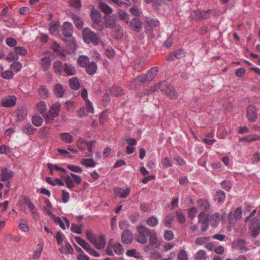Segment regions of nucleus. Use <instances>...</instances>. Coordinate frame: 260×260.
I'll return each mask as SVG.
<instances>
[{
	"mask_svg": "<svg viewBox=\"0 0 260 260\" xmlns=\"http://www.w3.org/2000/svg\"><path fill=\"white\" fill-rule=\"evenodd\" d=\"M257 215L258 218H251L248 221L245 220V222L248 223L250 235L254 238L260 233V210L258 211Z\"/></svg>",
	"mask_w": 260,
	"mask_h": 260,
	"instance_id": "obj_1",
	"label": "nucleus"
},
{
	"mask_svg": "<svg viewBox=\"0 0 260 260\" xmlns=\"http://www.w3.org/2000/svg\"><path fill=\"white\" fill-rule=\"evenodd\" d=\"M82 37L83 40L86 43H92L94 45H97L100 43V39L97 34L88 27L83 29Z\"/></svg>",
	"mask_w": 260,
	"mask_h": 260,
	"instance_id": "obj_2",
	"label": "nucleus"
},
{
	"mask_svg": "<svg viewBox=\"0 0 260 260\" xmlns=\"http://www.w3.org/2000/svg\"><path fill=\"white\" fill-rule=\"evenodd\" d=\"M90 17L92 22V27L98 30H102L104 26L102 21V17L100 13L96 10H93L91 12Z\"/></svg>",
	"mask_w": 260,
	"mask_h": 260,
	"instance_id": "obj_3",
	"label": "nucleus"
},
{
	"mask_svg": "<svg viewBox=\"0 0 260 260\" xmlns=\"http://www.w3.org/2000/svg\"><path fill=\"white\" fill-rule=\"evenodd\" d=\"M138 235L136 240L141 244H145L148 240V236L150 234V231L144 226L140 225L137 228Z\"/></svg>",
	"mask_w": 260,
	"mask_h": 260,
	"instance_id": "obj_4",
	"label": "nucleus"
},
{
	"mask_svg": "<svg viewBox=\"0 0 260 260\" xmlns=\"http://www.w3.org/2000/svg\"><path fill=\"white\" fill-rule=\"evenodd\" d=\"M63 180L66 183V186L70 189L75 187V184H79L82 181V178L80 176L77 175L73 173H70V175H67L63 177Z\"/></svg>",
	"mask_w": 260,
	"mask_h": 260,
	"instance_id": "obj_5",
	"label": "nucleus"
},
{
	"mask_svg": "<svg viewBox=\"0 0 260 260\" xmlns=\"http://www.w3.org/2000/svg\"><path fill=\"white\" fill-rule=\"evenodd\" d=\"M61 105L59 103L53 104L50 107L49 110V114L45 113L43 115L47 122L51 123L54 118L57 117L59 113Z\"/></svg>",
	"mask_w": 260,
	"mask_h": 260,
	"instance_id": "obj_6",
	"label": "nucleus"
},
{
	"mask_svg": "<svg viewBox=\"0 0 260 260\" xmlns=\"http://www.w3.org/2000/svg\"><path fill=\"white\" fill-rule=\"evenodd\" d=\"M161 91L172 100H175L178 98V94L175 88L166 82H164V85L161 87Z\"/></svg>",
	"mask_w": 260,
	"mask_h": 260,
	"instance_id": "obj_7",
	"label": "nucleus"
},
{
	"mask_svg": "<svg viewBox=\"0 0 260 260\" xmlns=\"http://www.w3.org/2000/svg\"><path fill=\"white\" fill-rule=\"evenodd\" d=\"M233 248L237 249L240 253H244L248 250L246 247V242L245 240L238 239L234 240L232 244Z\"/></svg>",
	"mask_w": 260,
	"mask_h": 260,
	"instance_id": "obj_8",
	"label": "nucleus"
},
{
	"mask_svg": "<svg viewBox=\"0 0 260 260\" xmlns=\"http://www.w3.org/2000/svg\"><path fill=\"white\" fill-rule=\"evenodd\" d=\"M246 116L250 122H254L257 118V111L255 106L250 105L246 108Z\"/></svg>",
	"mask_w": 260,
	"mask_h": 260,
	"instance_id": "obj_9",
	"label": "nucleus"
},
{
	"mask_svg": "<svg viewBox=\"0 0 260 260\" xmlns=\"http://www.w3.org/2000/svg\"><path fill=\"white\" fill-rule=\"evenodd\" d=\"M16 98L14 95L4 98L1 101V105L4 107H12L16 103Z\"/></svg>",
	"mask_w": 260,
	"mask_h": 260,
	"instance_id": "obj_10",
	"label": "nucleus"
},
{
	"mask_svg": "<svg viewBox=\"0 0 260 260\" xmlns=\"http://www.w3.org/2000/svg\"><path fill=\"white\" fill-rule=\"evenodd\" d=\"M209 15L208 11L199 10L193 11L190 14L191 17L197 20L207 18Z\"/></svg>",
	"mask_w": 260,
	"mask_h": 260,
	"instance_id": "obj_11",
	"label": "nucleus"
},
{
	"mask_svg": "<svg viewBox=\"0 0 260 260\" xmlns=\"http://www.w3.org/2000/svg\"><path fill=\"white\" fill-rule=\"evenodd\" d=\"M95 247L99 249H103L106 244V240L103 235L95 237L91 242Z\"/></svg>",
	"mask_w": 260,
	"mask_h": 260,
	"instance_id": "obj_12",
	"label": "nucleus"
},
{
	"mask_svg": "<svg viewBox=\"0 0 260 260\" xmlns=\"http://www.w3.org/2000/svg\"><path fill=\"white\" fill-rule=\"evenodd\" d=\"M51 219L63 230L66 229L65 223L67 224V228L69 227L70 221L66 217H63V221L59 217L56 216L55 215H51Z\"/></svg>",
	"mask_w": 260,
	"mask_h": 260,
	"instance_id": "obj_13",
	"label": "nucleus"
},
{
	"mask_svg": "<svg viewBox=\"0 0 260 260\" xmlns=\"http://www.w3.org/2000/svg\"><path fill=\"white\" fill-rule=\"evenodd\" d=\"M185 52L182 49H179L176 51L171 53L167 57L168 61L174 60L175 58L180 59L185 56Z\"/></svg>",
	"mask_w": 260,
	"mask_h": 260,
	"instance_id": "obj_14",
	"label": "nucleus"
},
{
	"mask_svg": "<svg viewBox=\"0 0 260 260\" xmlns=\"http://www.w3.org/2000/svg\"><path fill=\"white\" fill-rule=\"evenodd\" d=\"M113 191L116 196L123 199L129 196L131 192V188L127 187L126 189H123L121 187H117L114 189Z\"/></svg>",
	"mask_w": 260,
	"mask_h": 260,
	"instance_id": "obj_15",
	"label": "nucleus"
},
{
	"mask_svg": "<svg viewBox=\"0 0 260 260\" xmlns=\"http://www.w3.org/2000/svg\"><path fill=\"white\" fill-rule=\"evenodd\" d=\"M14 172L9 170L8 168L5 167L2 169L1 179L3 182L8 181L14 176Z\"/></svg>",
	"mask_w": 260,
	"mask_h": 260,
	"instance_id": "obj_16",
	"label": "nucleus"
},
{
	"mask_svg": "<svg viewBox=\"0 0 260 260\" xmlns=\"http://www.w3.org/2000/svg\"><path fill=\"white\" fill-rule=\"evenodd\" d=\"M134 239V236L131 231L123 232L121 234V241L126 244H131Z\"/></svg>",
	"mask_w": 260,
	"mask_h": 260,
	"instance_id": "obj_17",
	"label": "nucleus"
},
{
	"mask_svg": "<svg viewBox=\"0 0 260 260\" xmlns=\"http://www.w3.org/2000/svg\"><path fill=\"white\" fill-rule=\"evenodd\" d=\"M242 217V209L241 207L237 208L234 212H230L228 218L231 222H233V220H236Z\"/></svg>",
	"mask_w": 260,
	"mask_h": 260,
	"instance_id": "obj_18",
	"label": "nucleus"
},
{
	"mask_svg": "<svg viewBox=\"0 0 260 260\" xmlns=\"http://www.w3.org/2000/svg\"><path fill=\"white\" fill-rule=\"evenodd\" d=\"M116 18L114 16H107L105 17V27L113 28L117 24L115 23Z\"/></svg>",
	"mask_w": 260,
	"mask_h": 260,
	"instance_id": "obj_19",
	"label": "nucleus"
},
{
	"mask_svg": "<svg viewBox=\"0 0 260 260\" xmlns=\"http://www.w3.org/2000/svg\"><path fill=\"white\" fill-rule=\"evenodd\" d=\"M62 33L64 36L71 37L73 34V26L69 22H66L62 25Z\"/></svg>",
	"mask_w": 260,
	"mask_h": 260,
	"instance_id": "obj_20",
	"label": "nucleus"
},
{
	"mask_svg": "<svg viewBox=\"0 0 260 260\" xmlns=\"http://www.w3.org/2000/svg\"><path fill=\"white\" fill-rule=\"evenodd\" d=\"M129 27L133 30L139 31L142 28L141 23L138 18H134L131 20L129 22H128Z\"/></svg>",
	"mask_w": 260,
	"mask_h": 260,
	"instance_id": "obj_21",
	"label": "nucleus"
},
{
	"mask_svg": "<svg viewBox=\"0 0 260 260\" xmlns=\"http://www.w3.org/2000/svg\"><path fill=\"white\" fill-rule=\"evenodd\" d=\"M65 90L63 86L60 83L55 84L53 89L54 93L57 98L63 97L64 94Z\"/></svg>",
	"mask_w": 260,
	"mask_h": 260,
	"instance_id": "obj_22",
	"label": "nucleus"
},
{
	"mask_svg": "<svg viewBox=\"0 0 260 260\" xmlns=\"http://www.w3.org/2000/svg\"><path fill=\"white\" fill-rule=\"evenodd\" d=\"M53 68L55 74L60 75L63 71L64 65L62 62L59 60H56L53 63Z\"/></svg>",
	"mask_w": 260,
	"mask_h": 260,
	"instance_id": "obj_23",
	"label": "nucleus"
},
{
	"mask_svg": "<svg viewBox=\"0 0 260 260\" xmlns=\"http://www.w3.org/2000/svg\"><path fill=\"white\" fill-rule=\"evenodd\" d=\"M197 204L198 206L201 208V209L203 211L202 212H205L208 211L210 209V204L206 200L204 199H199L197 201Z\"/></svg>",
	"mask_w": 260,
	"mask_h": 260,
	"instance_id": "obj_24",
	"label": "nucleus"
},
{
	"mask_svg": "<svg viewBox=\"0 0 260 260\" xmlns=\"http://www.w3.org/2000/svg\"><path fill=\"white\" fill-rule=\"evenodd\" d=\"M45 206L43 207V210L51 218V215H54L52 213V206L49 199H46L44 200Z\"/></svg>",
	"mask_w": 260,
	"mask_h": 260,
	"instance_id": "obj_25",
	"label": "nucleus"
},
{
	"mask_svg": "<svg viewBox=\"0 0 260 260\" xmlns=\"http://www.w3.org/2000/svg\"><path fill=\"white\" fill-rule=\"evenodd\" d=\"M76 242L80 245L84 250L87 252L91 249L90 245L87 243L84 240L82 239L79 237H76L75 238Z\"/></svg>",
	"mask_w": 260,
	"mask_h": 260,
	"instance_id": "obj_26",
	"label": "nucleus"
},
{
	"mask_svg": "<svg viewBox=\"0 0 260 260\" xmlns=\"http://www.w3.org/2000/svg\"><path fill=\"white\" fill-rule=\"evenodd\" d=\"M63 71L68 76L74 75L76 72L75 67L70 63L64 64Z\"/></svg>",
	"mask_w": 260,
	"mask_h": 260,
	"instance_id": "obj_27",
	"label": "nucleus"
},
{
	"mask_svg": "<svg viewBox=\"0 0 260 260\" xmlns=\"http://www.w3.org/2000/svg\"><path fill=\"white\" fill-rule=\"evenodd\" d=\"M220 217L217 212L214 213L210 217V222L212 226L216 227L220 221Z\"/></svg>",
	"mask_w": 260,
	"mask_h": 260,
	"instance_id": "obj_28",
	"label": "nucleus"
},
{
	"mask_svg": "<svg viewBox=\"0 0 260 260\" xmlns=\"http://www.w3.org/2000/svg\"><path fill=\"white\" fill-rule=\"evenodd\" d=\"M85 67L87 73L89 75L95 74L97 70V65L94 62H89Z\"/></svg>",
	"mask_w": 260,
	"mask_h": 260,
	"instance_id": "obj_29",
	"label": "nucleus"
},
{
	"mask_svg": "<svg viewBox=\"0 0 260 260\" xmlns=\"http://www.w3.org/2000/svg\"><path fill=\"white\" fill-rule=\"evenodd\" d=\"M59 251L61 253L68 254L72 253L74 250L70 244L68 242H66L65 246L64 247L61 246Z\"/></svg>",
	"mask_w": 260,
	"mask_h": 260,
	"instance_id": "obj_30",
	"label": "nucleus"
},
{
	"mask_svg": "<svg viewBox=\"0 0 260 260\" xmlns=\"http://www.w3.org/2000/svg\"><path fill=\"white\" fill-rule=\"evenodd\" d=\"M89 62V59L87 56L81 55L77 60V63L80 67H85Z\"/></svg>",
	"mask_w": 260,
	"mask_h": 260,
	"instance_id": "obj_31",
	"label": "nucleus"
},
{
	"mask_svg": "<svg viewBox=\"0 0 260 260\" xmlns=\"http://www.w3.org/2000/svg\"><path fill=\"white\" fill-rule=\"evenodd\" d=\"M225 199V193L222 190L217 191L214 195L215 201L219 203H223Z\"/></svg>",
	"mask_w": 260,
	"mask_h": 260,
	"instance_id": "obj_32",
	"label": "nucleus"
},
{
	"mask_svg": "<svg viewBox=\"0 0 260 260\" xmlns=\"http://www.w3.org/2000/svg\"><path fill=\"white\" fill-rule=\"evenodd\" d=\"M207 258V254L204 250H198L194 255L195 260H206Z\"/></svg>",
	"mask_w": 260,
	"mask_h": 260,
	"instance_id": "obj_33",
	"label": "nucleus"
},
{
	"mask_svg": "<svg viewBox=\"0 0 260 260\" xmlns=\"http://www.w3.org/2000/svg\"><path fill=\"white\" fill-rule=\"evenodd\" d=\"M158 72V68L157 67H153L150 70L146 75V78L148 79L149 81L152 80L156 76Z\"/></svg>",
	"mask_w": 260,
	"mask_h": 260,
	"instance_id": "obj_34",
	"label": "nucleus"
},
{
	"mask_svg": "<svg viewBox=\"0 0 260 260\" xmlns=\"http://www.w3.org/2000/svg\"><path fill=\"white\" fill-rule=\"evenodd\" d=\"M70 87L74 90H77L80 87V83L78 79L75 77L71 78L69 80Z\"/></svg>",
	"mask_w": 260,
	"mask_h": 260,
	"instance_id": "obj_35",
	"label": "nucleus"
},
{
	"mask_svg": "<svg viewBox=\"0 0 260 260\" xmlns=\"http://www.w3.org/2000/svg\"><path fill=\"white\" fill-rule=\"evenodd\" d=\"M41 64L44 71L48 70L51 66V60L48 57H43L41 59Z\"/></svg>",
	"mask_w": 260,
	"mask_h": 260,
	"instance_id": "obj_36",
	"label": "nucleus"
},
{
	"mask_svg": "<svg viewBox=\"0 0 260 260\" xmlns=\"http://www.w3.org/2000/svg\"><path fill=\"white\" fill-rule=\"evenodd\" d=\"M81 164L87 167H94L95 166V162L93 159L83 158L80 161Z\"/></svg>",
	"mask_w": 260,
	"mask_h": 260,
	"instance_id": "obj_37",
	"label": "nucleus"
},
{
	"mask_svg": "<svg viewBox=\"0 0 260 260\" xmlns=\"http://www.w3.org/2000/svg\"><path fill=\"white\" fill-rule=\"evenodd\" d=\"M43 247V245L41 244H38L37 245V248L34 251L32 255L33 259H37L40 257L42 252Z\"/></svg>",
	"mask_w": 260,
	"mask_h": 260,
	"instance_id": "obj_38",
	"label": "nucleus"
},
{
	"mask_svg": "<svg viewBox=\"0 0 260 260\" xmlns=\"http://www.w3.org/2000/svg\"><path fill=\"white\" fill-rule=\"evenodd\" d=\"M114 34L117 39H120L123 36V30L119 24H117L113 28Z\"/></svg>",
	"mask_w": 260,
	"mask_h": 260,
	"instance_id": "obj_39",
	"label": "nucleus"
},
{
	"mask_svg": "<svg viewBox=\"0 0 260 260\" xmlns=\"http://www.w3.org/2000/svg\"><path fill=\"white\" fill-rule=\"evenodd\" d=\"M114 34L117 39H120L123 36V30L119 24H117L113 28Z\"/></svg>",
	"mask_w": 260,
	"mask_h": 260,
	"instance_id": "obj_40",
	"label": "nucleus"
},
{
	"mask_svg": "<svg viewBox=\"0 0 260 260\" xmlns=\"http://www.w3.org/2000/svg\"><path fill=\"white\" fill-rule=\"evenodd\" d=\"M146 223L149 226L154 227L158 224V219L154 216H151L147 219Z\"/></svg>",
	"mask_w": 260,
	"mask_h": 260,
	"instance_id": "obj_41",
	"label": "nucleus"
},
{
	"mask_svg": "<svg viewBox=\"0 0 260 260\" xmlns=\"http://www.w3.org/2000/svg\"><path fill=\"white\" fill-rule=\"evenodd\" d=\"M113 249L114 252L117 255H121L124 252L123 247L119 243H116L113 244Z\"/></svg>",
	"mask_w": 260,
	"mask_h": 260,
	"instance_id": "obj_42",
	"label": "nucleus"
},
{
	"mask_svg": "<svg viewBox=\"0 0 260 260\" xmlns=\"http://www.w3.org/2000/svg\"><path fill=\"white\" fill-rule=\"evenodd\" d=\"M60 136L61 139L66 143H71L73 140L72 136L68 133H61L60 134Z\"/></svg>",
	"mask_w": 260,
	"mask_h": 260,
	"instance_id": "obj_43",
	"label": "nucleus"
},
{
	"mask_svg": "<svg viewBox=\"0 0 260 260\" xmlns=\"http://www.w3.org/2000/svg\"><path fill=\"white\" fill-rule=\"evenodd\" d=\"M110 94L113 96H119L123 94V90L121 88L118 87H114L109 90Z\"/></svg>",
	"mask_w": 260,
	"mask_h": 260,
	"instance_id": "obj_44",
	"label": "nucleus"
},
{
	"mask_svg": "<svg viewBox=\"0 0 260 260\" xmlns=\"http://www.w3.org/2000/svg\"><path fill=\"white\" fill-rule=\"evenodd\" d=\"M33 124L36 126H40L43 122V118L39 115H35L31 119Z\"/></svg>",
	"mask_w": 260,
	"mask_h": 260,
	"instance_id": "obj_45",
	"label": "nucleus"
},
{
	"mask_svg": "<svg viewBox=\"0 0 260 260\" xmlns=\"http://www.w3.org/2000/svg\"><path fill=\"white\" fill-rule=\"evenodd\" d=\"M22 131L26 134L32 135L36 131V129L31 125L27 124L23 127Z\"/></svg>",
	"mask_w": 260,
	"mask_h": 260,
	"instance_id": "obj_46",
	"label": "nucleus"
},
{
	"mask_svg": "<svg viewBox=\"0 0 260 260\" xmlns=\"http://www.w3.org/2000/svg\"><path fill=\"white\" fill-rule=\"evenodd\" d=\"M174 216L171 214L166 216L163 220L165 226L169 228L174 220Z\"/></svg>",
	"mask_w": 260,
	"mask_h": 260,
	"instance_id": "obj_47",
	"label": "nucleus"
},
{
	"mask_svg": "<svg viewBox=\"0 0 260 260\" xmlns=\"http://www.w3.org/2000/svg\"><path fill=\"white\" fill-rule=\"evenodd\" d=\"M259 139V136L258 135H250L242 138L240 139V141L246 142H250L253 141H256Z\"/></svg>",
	"mask_w": 260,
	"mask_h": 260,
	"instance_id": "obj_48",
	"label": "nucleus"
},
{
	"mask_svg": "<svg viewBox=\"0 0 260 260\" xmlns=\"http://www.w3.org/2000/svg\"><path fill=\"white\" fill-rule=\"evenodd\" d=\"M130 226V224L126 220H121L119 222V228L123 230V232L130 231L128 229Z\"/></svg>",
	"mask_w": 260,
	"mask_h": 260,
	"instance_id": "obj_49",
	"label": "nucleus"
},
{
	"mask_svg": "<svg viewBox=\"0 0 260 260\" xmlns=\"http://www.w3.org/2000/svg\"><path fill=\"white\" fill-rule=\"evenodd\" d=\"M39 94L42 98H46L49 94L48 90L45 86H41L39 89Z\"/></svg>",
	"mask_w": 260,
	"mask_h": 260,
	"instance_id": "obj_50",
	"label": "nucleus"
},
{
	"mask_svg": "<svg viewBox=\"0 0 260 260\" xmlns=\"http://www.w3.org/2000/svg\"><path fill=\"white\" fill-rule=\"evenodd\" d=\"M149 236V243L152 245H155L157 244L158 239L157 237L155 232H151Z\"/></svg>",
	"mask_w": 260,
	"mask_h": 260,
	"instance_id": "obj_51",
	"label": "nucleus"
},
{
	"mask_svg": "<svg viewBox=\"0 0 260 260\" xmlns=\"http://www.w3.org/2000/svg\"><path fill=\"white\" fill-rule=\"evenodd\" d=\"M37 109L41 113H44L46 109V105L45 103L43 101H41L37 105Z\"/></svg>",
	"mask_w": 260,
	"mask_h": 260,
	"instance_id": "obj_52",
	"label": "nucleus"
},
{
	"mask_svg": "<svg viewBox=\"0 0 260 260\" xmlns=\"http://www.w3.org/2000/svg\"><path fill=\"white\" fill-rule=\"evenodd\" d=\"M100 8L106 14H110L112 12V9L106 4L101 3L100 4Z\"/></svg>",
	"mask_w": 260,
	"mask_h": 260,
	"instance_id": "obj_53",
	"label": "nucleus"
},
{
	"mask_svg": "<svg viewBox=\"0 0 260 260\" xmlns=\"http://www.w3.org/2000/svg\"><path fill=\"white\" fill-rule=\"evenodd\" d=\"M177 258L178 260H188V255L185 250H180L178 254Z\"/></svg>",
	"mask_w": 260,
	"mask_h": 260,
	"instance_id": "obj_54",
	"label": "nucleus"
},
{
	"mask_svg": "<svg viewBox=\"0 0 260 260\" xmlns=\"http://www.w3.org/2000/svg\"><path fill=\"white\" fill-rule=\"evenodd\" d=\"M146 22L152 27L156 26L159 24V21L157 19L151 18H146Z\"/></svg>",
	"mask_w": 260,
	"mask_h": 260,
	"instance_id": "obj_55",
	"label": "nucleus"
},
{
	"mask_svg": "<svg viewBox=\"0 0 260 260\" xmlns=\"http://www.w3.org/2000/svg\"><path fill=\"white\" fill-rule=\"evenodd\" d=\"M95 141H91L88 142H87L85 141L84 139L82 138L79 139V140L77 141V146L81 145H86V146H92L93 145H95Z\"/></svg>",
	"mask_w": 260,
	"mask_h": 260,
	"instance_id": "obj_56",
	"label": "nucleus"
},
{
	"mask_svg": "<svg viewBox=\"0 0 260 260\" xmlns=\"http://www.w3.org/2000/svg\"><path fill=\"white\" fill-rule=\"evenodd\" d=\"M58 26L59 24L57 23L51 24L49 28L50 33L53 35H57L58 34Z\"/></svg>",
	"mask_w": 260,
	"mask_h": 260,
	"instance_id": "obj_57",
	"label": "nucleus"
},
{
	"mask_svg": "<svg viewBox=\"0 0 260 260\" xmlns=\"http://www.w3.org/2000/svg\"><path fill=\"white\" fill-rule=\"evenodd\" d=\"M14 51L17 54L25 55L27 53V50L22 47H15L14 48Z\"/></svg>",
	"mask_w": 260,
	"mask_h": 260,
	"instance_id": "obj_58",
	"label": "nucleus"
},
{
	"mask_svg": "<svg viewBox=\"0 0 260 260\" xmlns=\"http://www.w3.org/2000/svg\"><path fill=\"white\" fill-rule=\"evenodd\" d=\"M55 238L57 244L60 246H62L64 236L61 231L57 232L55 236Z\"/></svg>",
	"mask_w": 260,
	"mask_h": 260,
	"instance_id": "obj_59",
	"label": "nucleus"
},
{
	"mask_svg": "<svg viewBox=\"0 0 260 260\" xmlns=\"http://www.w3.org/2000/svg\"><path fill=\"white\" fill-rule=\"evenodd\" d=\"M1 76L6 79H11L14 76V74L12 71L7 70L2 73Z\"/></svg>",
	"mask_w": 260,
	"mask_h": 260,
	"instance_id": "obj_60",
	"label": "nucleus"
},
{
	"mask_svg": "<svg viewBox=\"0 0 260 260\" xmlns=\"http://www.w3.org/2000/svg\"><path fill=\"white\" fill-rule=\"evenodd\" d=\"M135 81L136 82H139L141 83H145L148 82H150L147 78H146V75L143 74L140 76H138L135 79Z\"/></svg>",
	"mask_w": 260,
	"mask_h": 260,
	"instance_id": "obj_61",
	"label": "nucleus"
},
{
	"mask_svg": "<svg viewBox=\"0 0 260 260\" xmlns=\"http://www.w3.org/2000/svg\"><path fill=\"white\" fill-rule=\"evenodd\" d=\"M176 216L178 222L180 223H184L186 220L184 214L181 212L177 211L176 212Z\"/></svg>",
	"mask_w": 260,
	"mask_h": 260,
	"instance_id": "obj_62",
	"label": "nucleus"
},
{
	"mask_svg": "<svg viewBox=\"0 0 260 260\" xmlns=\"http://www.w3.org/2000/svg\"><path fill=\"white\" fill-rule=\"evenodd\" d=\"M22 69V65L19 62H14L11 65V69L16 72H19Z\"/></svg>",
	"mask_w": 260,
	"mask_h": 260,
	"instance_id": "obj_63",
	"label": "nucleus"
},
{
	"mask_svg": "<svg viewBox=\"0 0 260 260\" xmlns=\"http://www.w3.org/2000/svg\"><path fill=\"white\" fill-rule=\"evenodd\" d=\"M119 18L128 23V15L125 12L120 10L118 12Z\"/></svg>",
	"mask_w": 260,
	"mask_h": 260,
	"instance_id": "obj_64",
	"label": "nucleus"
}]
</instances>
